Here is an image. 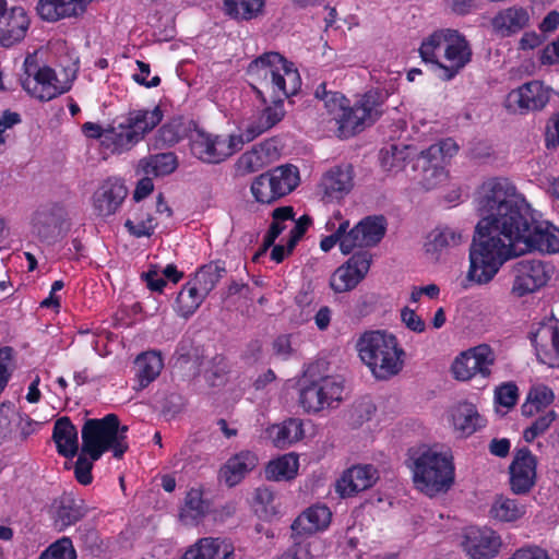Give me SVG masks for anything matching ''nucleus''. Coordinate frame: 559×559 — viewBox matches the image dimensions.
I'll return each instance as SVG.
<instances>
[{"label":"nucleus","mask_w":559,"mask_h":559,"mask_svg":"<svg viewBox=\"0 0 559 559\" xmlns=\"http://www.w3.org/2000/svg\"><path fill=\"white\" fill-rule=\"evenodd\" d=\"M128 197L123 179L108 177L100 182L92 195V209L95 216L106 219L115 215Z\"/></svg>","instance_id":"16"},{"label":"nucleus","mask_w":559,"mask_h":559,"mask_svg":"<svg viewBox=\"0 0 559 559\" xmlns=\"http://www.w3.org/2000/svg\"><path fill=\"white\" fill-rule=\"evenodd\" d=\"M356 347L361 361L379 380H388L403 369L405 353L396 336L391 333L365 332L357 341Z\"/></svg>","instance_id":"4"},{"label":"nucleus","mask_w":559,"mask_h":559,"mask_svg":"<svg viewBox=\"0 0 559 559\" xmlns=\"http://www.w3.org/2000/svg\"><path fill=\"white\" fill-rule=\"evenodd\" d=\"M24 68L27 76L22 80V87L40 102L51 100L71 88L69 82L59 84L52 68L45 66L37 69L36 63L29 57L25 59Z\"/></svg>","instance_id":"13"},{"label":"nucleus","mask_w":559,"mask_h":559,"mask_svg":"<svg viewBox=\"0 0 559 559\" xmlns=\"http://www.w3.org/2000/svg\"><path fill=\"white\" fill-rule=\"evenodd\" d=\"M349 228L348 221H342L335 231L329 236H325L320 241V249L324 252H329L336 243L340 245L342 250V241L347 238V229Z\"/></svg>","instance_id":"57"},{"label":"nucleus","mask_w":559,"mask_h":559,"mask_svg":"<svg viewBox=\"0 0 559 559\" xmlns=\"http://www.w3.org/2000/svg\"><path fill=\"white\" fill-rule=\"evenodd\" d=\"M258 464V456L249 450L240 451L227 460L219 469V479L228 487L238 485Z\"/></svg>","instance_id":"27"},{"label":"nucleus","mask_w":559,"mask_h":559,"mask_svg":"<svg viewBox=\"0 0 559 559\" xmlns=\"http://www.w3.org/2000/svg\"><path fill=\"white\" fill-rule=\"evenodd\" d=\"M20 416L11 402L0 405V443L11 433L13 420Z\"/></svg>","instance_id":"55"},{"label":"nucleus","mask_w":559,"mask_h":559,"mask_svg":"<svg viewBox=\"0 0 559 559\" xmlns=\"http://www.w3.org/2000/svg\"><path fill=\"white\" fill-rule=\"evenodd\" d=\"M269 436L276 448L285 449L304 438L302 421L299 418H288L282 424L273 425L269 429Z\"/></svg>","instance_id":"37"},{"label":"nucleus","mask_w":559,"mask_h":559,"mask_svg":"<svg viewBox=\"0 0 559 559\" xmlns=\"http://www.w3.org/2000/svg\"><path fill=\"white\" fill-rule=\"evenodd\" d=\"M456 425L464 435L469 436L483 426V418L476 411L469 409L466 415L456 418Z\"/></svg>","instance_id":"60"},{"label":"nucleus","mask_w":559,"mask_h":559,"mask_svg":"<svg viewBox=\"0 0 559 559\" xmlns=\"http://www.w3.org/2000/svg\"><path fill=\"white\" fill-rule=\"evenodd\" d=\"M139 167L144 175L163 177L173 174L178 167V157L175 153H159L143 158Z\"/></svg>","instance_id":"40"},{"label":"nucleus","mask_w":559,"mask_h":559,"mask_svg":"<svg viewBox=\"0 0 559 559\" xmlns=\"http://www.w3.org/2000/svg\"><path fill=\"white\" fill-rule=\"evenodd\" d=\"M559 145V111L554 114L546 126L545 146L548 150Z\"/></svg>","instance_id":"62"},{"label":"nucleus","mask_w":559,"mask_h":559,"mask_svg":"<svg viewBox=\"0 0 559 559\" xmlns=\"http://www.w3.org/2000/svg\"><path fill=\"white\" fill-rule=\"evenodd\" d=\"M185 124L181 118H173L164 123L154 138V147L164 148L177 144L185 135Z\"/></svg>","instance_id":"46"},{"label":"nucleus","mask_w":559,"mask_h":559,"mask_svg":"<svg viewBox=\"0 0 559 559\" xmlns=\"http://www.w3.org/2000/svg\"><path fill=\"white\" fill-rule=\"evenodd\" d=\"M243 143L245 140L240 134L224 138L212 135L203 130H195L190 139V150L198 159L204 163L218 164L241 150Z\"/></svg>","instance_id":"8"},{"label":"nucleus","mask_w":559,"mask_h":559,"mask_svg":"<svg viewBox=\"0 0 559 559\" xmlns=\"http://www.w3.org/2000/svg\"><path fill=\"white\" fill-rule=\"evenodd\" d=\"M383 105L381 93L373 90L366 92L354 106L347 104L335 117L338 136L347 139L372 126L382 116Z\"/></svg>","instance_id":"6"},{"label":"nucleus","mask_w":559,"mask_h":559,"mask_svg":"<svg viewBox=\"0 0 559 559\" xmlns=\"http://www.w3.org/2000/svg\"><path fill=\"white\" fill-rule=\"evenodd\" d=\"M531 14L524 7L512 5L502 9L491 20L493 31L502 37H509L530 25Z\"/></svg>","instance_id":"26"},{"label":"nucleus","mask_w":559,"mask_h":559,"mask_svg":"<svg viewBox=\"0 0 559 559\" xmlns=\"http://www.w3.org/2000/svg\"><path fill=\"white\" fill-rule=\"evenodd\" d=\"M116 418L105 415L103 418L87 419L81 430L82 452L93 461H98L104 453L111 451L116 457Z\"/></svg>","instance_id":"9"},{"label":"nucleus","mask_w":559,"mask_h":559,"mask_svg":"<svg viewBox=\"0 0 559 559\" xmlns=\"http://www.w3.org/2000/svg\"><path fill=\"white\" fill-rule=\"evenodd\" d=\"M91 511L85 500L73 492H63L51 506V520L58 532L75 525Z\"/></svg>","instance_id":"21"},{"label":"nucleus","mask_w":559,"mask_h":559,"mask_svg":"<svg viewBox=\"0 0 559 559\" xmlns=\"http://www.w3.org/2000/svg\"><path fill=\"white\" fill-rule=\"evenodd\" d=\"M537 358L549 367H559V322L545 326L532 338Z\"/></svg>","instance_id":"28"},{"label":"nucleus","mask_w":559,"mask_h":559,"mask_svg":"<svg viewBox=\"0 0 559 559\" xmlns=\"http://www.w3.org/2000/svg\"><path fill=\"white\" fill-rule=\"evenodd\" d=\"M386 225L383 216H368L352 229H347V238L342 241V253L349 254L355 248L377 246L385 235Z\"/></svg>","instance_id":"19"},{"label":"nucleus","mask_w":559,"mask_h":559,"mask_svg":"<svg viewBox=\"0 0 559 559\" xmlns=\"http://www.w3.org/2000/svg\"><path fill=\"white\" fill-rule=\"evenodd\" d=\"M76 551L70 537L63 536L50 544L39 559H76Z\"/></svg>","instance_id":"48"},{"label":"nucleus","mask_w":559,"mask_h":559,"mask_svg":"<svg viewBox=\"0 0 559 559\" xmlns=\"http://www.w3.org/2000/svg\"><path fill=\"white\" fill-rule=\"evenodd\" d=\"M551 263L539 259H521L512 266V294L516 297L538 292L547 285L554 274Z\"/></svg>","instance_id":"11"},{"label":"nucleus","mask_w":559,"mask_h":559,"mask_svg":"<svg viewBox=\"0 0 559 559\" xmlns=\"http://www.w3.org/2000/svg\"><path fill=\"white\" fill-rule=\"evenodd\" d=\"M206 295L200 289V286L192 281L187 282L177 295L174 310L179 317L188 319L201 306Z\"/></svg>","instance_id":"36"},{"label":"nucleus","mask_w":559,"mask_h":559,"mask_svg":"<svg viewBox=\"0 0 559 559\" xmlns=\"http://www.w3.org/2000/svg\"><path fill=\"white\" fill-rule=\"evenodd\" d=\"M555 91L540 80H532L508 93L506 108L513 114L528 115L544 110Z\"/></svg>","instance_id":"10"},{"label":"nucleus","mask_w":559,"mask_h":559,"mask_svg":"<svg viewBox=\"0 0 559 559\" xmlns=\"http://www.w3.org/2000/svg\"><path fill=\"white\" fill-rule=\"evenodd\" d=\"M298 468V456L285 454L269 462L265 467V477L269 480H290L297 476Z\"/></svg>","instance_id":"42"},{"label":"nucleus","mask_w":559,"mask_h":559,"mask_svg":"<svg viewBox=\"0 0 559 559\" xmlns=\"http://www.w3.org/2000/svg\"><path fill=\"white\" fill-rule=\"evenodd\" d=\"M510 489L515 495L528 493L537 480V457L526 448L516 449L509 465Z\"/></svg>","instance_id":"17"},{"label":"nucleus","mask_w":559,"mask_h":559,"mask_svg":"<svg viewBox=\"0 0 559 559\" xmlns=\"http://www.w3.org/2000/svg\"><path fill=\"white\" fill-rule=\"evenodd\" d=\"M153 221V216L151 214H146L145 217L138 218L136 223L130 218L127 219L124 227L128 233L135 238L150 237L154 234L155 229Z\"/></svg>","instance_id":"53"},{"label":"nucleus","mask_w":559,"mask_h":559,"mask_svg":"<svg viewBox=\"0 0 559 559\" xmlns=\"http://www.w3.org/2000/svg\"><path fill=\"white\" fill-rule=\"evenodd\" d=\"M501 537L489 527H469L463 547L471 559H492L501 548Z\"/></svg>","instance_id":"23"},{"label":"nucleus","mask_w":559,"mask_h":559,"mask_svg":"<svg viewBox=\"0 0 559 559\" xmlns=\"http://www.w3.org/2000/svg\"><path fill=\"white\" fill-rule=\"evenodd\" d=\"M187 552L192 559H233L234 546L225 539L205 537L190 547Z\"/></svg>","instance_id":"35"},{"label":"nucleus","mask_w":559,"mask_h":559,"mask_svg":"<svg viewBox=\"0 0 559 559\" xmlns=\"http://www.w3.org/2000/svg\"><path fill=\"white\" fill-rule=\"evenodd\" d=\"M415 487L429 497L447 492L454 483L455 467L450 454L430 448L418 450L411 456Z\"/></svg>","instance_id":"5"},{"label":"nucleus","mask_w":559,"mask_h":559,"mask_svg":"<svg viewBox=\"0 0 559 559\" xmlns=\"http://www.w3.org/2000/svg\"><path fill=\"white\" fill-rule=\"evenodd\" d=\"M328 112L334 115V118L342 114L349 100L340 92H332L326 99L323 100Z\"/></svg>","instance_id":"63"},{"label":"nucleus","mask_w":559,"mask_h":559,"mask_svg":"<svg viewBox=\"0 0 559 559\" xmlns=\"http://www.w3.org/2000/svg\"><path fill=\"white\" fill-rule=\"evenodd\" d=\"M558 418V414L554 409H549L537 418L524 429L523 438L526 442L532 443L537 437L544 435Z\"/></svg>","instance_id":"49"},{"label":"nucleus","mask_w":559,"mask_h":559,"mask_svg":"<svg viewBox=\"0 0 559 559\" xmlns=\"http://www.w3.org/2000/svg\"><path fill=\"white\" fill-rule=\"evenodd\" d=\"M401 320L405 326L414 333H424L427 329L425 320L415 310L404 307L401 310Z\"/></svg>","instance_id":"59"},{"label":"nucleus","mask_w":559,"mask_h":559,"mask_svg":"<svg viewBox=\"0 0 559 559\" xmlns=\"http://www.w3.org/2000/svg\"><path fill=\"white\" fill-rule=\"evenodd\" d=\"M372 257L367 250H359L340 267L330 278V286L335 293H345L354 289L367 275Z\"/></svg>","instance_id":"18"},{"label":"nucleus","mask_w":559,"mask_h":559,"mask_svg":"<svg viewBox=\"0 0 559 559\" xmlns=\"http://www.w3.org/2000/svg\"><path fill=\"white\" fill-rule=\"evenodd\" d=\"M378 479L379 472L373 465H353L337 480L336 490L342 497H353L360 491L371 488Z\"/></svg>","instance_id":"24"},{"label":"nucleus","mask_w":559,"mask_h":559,"mask_svg":"<svg viewBox=\"0 0 559 559\" xmlns=\"http://www.w3.org/2000/svg\"><path fill=\"white\" fill-rule=\"evenodd\" d=\"M226 272L224 262L216 261L201 266L191 280L206 296L215 288Z\"/></svg>","instance_id":"45"},{"label":"nucleus","mask_w":559,"mask_h":559,"mask_svg":"<svg viewBox=\"0 0 559 559\" xmlns=\"http://www.w3.org/2000/svg\"><path fill=\"white\" fill-rule=\"evenodd\" d=\"M251 88L264 105L258 117L240 134L245 142H251L271 130L285 117V99L301 88V78L295 64L280 52H264L252 60L247 69Z\"/></svg>","instance_id":"2"},{"label":"nucleus","mask_w":559,"mask_h":559,"mask_svg":"<svg viewBox=\"0 0 559 559\" xmlns=\"http://www.w3.org/2000/svg\"><path fill=\"white\" fill-rule=\"evenodd\" d=\"M321 186L324 195L330 200L343 199L346 194L350 192L353 188L352 167H333L323 176Z\"/></svg>","instance_id":"32"},{"label":"nucleus","mask_w":559,"mask_h":559,"mask_svg":"<svg viewBox=\"0 0 559 559\" xmlns=\"http://www.w3.org/2000/svg\"><path fill=\"white\" fill-rule=\"evenodd\" d=\"M52 440L61 456L71 459L78 453V429L69 417H60L55 421Z\"/></svg>","instance_id":"34"},{"label":"nucleus","mask_w":559,"mask_h":559,"mask_svg":"<svg viewBox=\"0 0 559 559\" xmlns=\"http://www.w3.org/2000/svg\"><path fill=\"white\" fill-rule=\"evenodd\" d=\"M525 514V507L520 504L518 500L507 498L503 496L498 497L491 508V518L501 522H514Z\"/></svg>","instance_id":"44"},{"label":"nucleus","mask_w":559,"mask_h":559,"mask_svg":"<svg viewBox=\"0 0 559 559\" xmlns=\"http://www.w3.org/2000/svg\"><path fill=\"white\" fill-rule=\"evenodd\" d=\"M136 66L139 68V73L133 74V80L136 83L148 88L156 87L160 84L162 80L158 75H154L152 79L148 80L151 73V68L148 63L138 60Z\"/></svg>","instance_id":"61"},{"label":"nucleus","mask_w":559,"mask_h":559,"mask_svg":"<svg viewBox=\"0 0 559 559\" xmlns=\"http://www.w3.org/2000/svg\"><path fill=\"white\" fill-rule=\"evenodd\" d=\"M299 179L296 166L282 165L255 177L250 190L257 202L272 204L295 190Z\"/></svg>","instance_id":"7"},{"label":"nucleus","mask_w":559,"mask_h":559,"mask_svg":"<svg viewBox=\"0 0 559 559\" xmlns=\"http://www.w3.org/2000/svg\"><path fill=\"white\" fill-rule=\"evenodd\" d=\"M332 519L330 509L324 504H313L300 513L292 523L293 536L310 535L325 530Z\"/></svg>","instance_id":"25"},{"label":"nucleus","mask_w":559,"mask_h":559,"mask_svg":"<svg viewBox=\"0 0 559 559\" xmlns=\"http://www.w3.org/2000/svg\"><path fill=\"white\" fill-rule=\"evenodd\" d=\"M554 401L555 393L549 386L545 384L533 385L521 406V413L524 417H534L544 412Z\"/></svg>","instance_id":"38"},{"label":"nucleus","mask_w":559,"mask_h":559,"mask_svg":"<svg viewBox=\"0 0 559 559\" xmlns=\"http://www.w3.org/2000/svg\"><path fill=\"white\" fill-rule=\"evenodd\" d=\"M477 210L483 218L477 223L469 247V269L467 277L477 272L479 264L492 269L491 262L508 250L501 241L510 228L524 218L531 205L515 185L506 177H491L485 180L477 191Z\"/></svg>","instance_id":"1"},{"label":"nucleus","mask_w":559,"mask_h":559,"mask_svg":"<svg viewBox=\"0 0 559 559\" xmlns=\"http://www.w3.org/2000/svg\"><path fill=\"white\" fill-rule=\"evenodd\" d=\"M164 117L159 106L153 109L130 110L124 120L117 124L122 153L140 143L147 133L157 127Z\"/></svg>","instance_id":"12"},{"label":"nucleus","mask_w":559,"mask_h":559,"mask_svg":"<svg viewBox=\"0 0 559 559\" xmlns=\"http://www.w3.org/2000/svg\"><path fill=\"white\" fill-rule=\"evenodd\" d=\"M274 559H313V556L309 545L295 543Z\"/></svg>","instance_id":"64"},{"label":"nucleus","mask_w":559,"mask_h":559,"mask_svg":"<svg viewBox=\"0 0 559 559\" xmlns=\"http://www.w3.org/2000/svg\"><path fill=\"white\" fill-rule=\"evenodd\" d=\"M459 151L456 142L447 138L431 144L421 151L416 160V167L423 170V178L427 188H431L445 178V164Z\"/></svg>","instance_id":"14"},{"label":"nucleus","mask_w":559,"mask_h":559,"mask_svg":"<svg viewBox=\"0 0 559 559\" xmlns=\"http://www.w3.org/2000/svg\"><path fill=\"white\" fill-rule=\"evenodd\" d=\"M524 218H518V222L510 228L501 241L507 247V253L498 258L499 262H491L492 269H485L483 264L478 265L475 274H471L467 278L477 284H486L490 282L499 272L504 262L514 257L516 245H524L527 251H538L540 253H559V228L549 221L543 219L542 214L534 210L531 205L526 210Z\"/></svg>","instance_id":"3"},{"label":"nucleus","mask_w":559,"mask_h":559,"mask_svg":"<svg viewBox=\"0 0 559 559\" xmlns=\"http://www.w3.org/2000/svg\"><path fill=\"white\" fill-rule=\"evenodd\" d=\"M468 240L464 229L456 226H438L429 234L426 251L442 253L455 249Z\"/></svg>","instance_id":"31"},{"label":"nucleus","mask_w":559,"mask_h":559,"mask_svg":"<svg viewBox=\"0 0 559 559\" xmlns=\"http://www.w3.org/2000/svg\"><path fill=\"white\" fill-rule=\"evenodd\" d=\"M211 511V501L204 499L202 488H191L185 498V504L180 511L183 521L198 523Z\"/></svg>","instance_id":"39"},{"label":"nucleus","mask_w":559,"mask_h":559,"mask_svg":"<svg viewBox=\"0 0 559 559\" xmlns=\"http://www.w3.org/2000/svg\"><path fill=\"white\" fill-rule=\"evenodd\" d=\"M453 31V28H440L423 39L418 51L425 63H432L439 69Z\"/></svg>","instance_id":"33"},{"label":"nucleus","mask_w":559,"mask_h":559,"mask_svg":"<svg viewBox=\"0 0 559 559\" xmlns=\"http://www.w3.org/2000/svg\"><path fill=\"white\" fill-rule=\"evenodd\" d=\"M75 538L81 546L91 551H99L103 546V540L98 531L91 524H82L75 530Z\"/></svg>","instance_id":"50"},{"label":"nucleus","mask_w":559,"mask_h":559,"mask_svg":"<svg viewBox=\"0 0 559 559\" xmlns=\"http://www.w3.org/2000/svg\"><path fill=\"white\" fill-rule=\"evenodd\" d=\"M86 453L81 452L74 464V477L76 481L83 486H87L93 481L92 469L94 462Z\"/></svg>","instance_id":"54"},{"label":"nucleus","mask_w":559,"mask_h":559,"mask_svg":"<svg viewBox=\"0 0 559 559\" xmlns=\"http://www.w3.org/2000/svg\"><path fill=\"white\" fill-rule=\"evenodd\" d=\"M312 224V218L304 214L296 222L295 226L289 231L288 238V252H293L297 243L302 239L307 230Z\"/></svg>","instance_id":"56"},{"label":"nucleus","mask_w":559,"mask_h":559,"mask_svg":"<svg viewBox=\"0 0 559 559\" xmlns=\"http://www.w3.org/2000/svg\"><path fill=\"white\" fill-rule=\"evenodd\" d=\"M519 400V388L512 382H503L495 390V402L507 409L514 407Z\"/></svg>","instance_id":"51"},{"label":"nucleus","mask_w":559,"mask_h":559,"mask_svg":"<svg viewBox=\"0 0 559 559\" xmlns=\"http://www.w3.org/2000/svg\"><path fill=\"white\" fill-rule=\"evenodd\" d=\"M87 2L88 0H39L36 10L43 20L57 22L82 14Z\"/></svg>","instance_id":"30"},{"label":"nucleus","mask_w":559,"mask_h":559,"mask_svg":"<svg viewBox=\"0 0 559 559\" xmlns=\"http://www.w3.org/2000/svg\"><path fill=\"white\" fill-rule=\"evenodd\" d=\"M332 390L331 384L321 385L320 379L305 385L299 393V403L307 413H318L325 408L323 390Z\"/></svg>","instance_id":"43"},{"label":"nucleus","mask_w":559,"mask_h":559,"mask_svg":"<svg viewBox=\"0 0 559 559\" xmlns=\"http://www.w3.org/2000/svg\"><path fill=\"white\" fill-rule=\"evenodd\" d=\"M331 384L333 386L332 390H323V402L325 407H333L334 403H340L342 401V395L344 392V381L340 377L326 376L320 378V384L325 385Z\"/></svg>","instance_id":"52"},{"label":"nucleus","mask_w":559,"mask_h":559,"mask_svg":"<svg viewBox=\"0 0 559 559\" xmlns=\"http://www.w3.org/2000/svg\"><path fill=\"white\" fill-rule=\"evenodd\" d=\"M135 390L147 388L157 379L164 368V360L159 352L147 350L139 354L134 360Z\"/></svg>","instance_id":"29"},{"label":"nucleus","mask_w":559,"mask_h":559,"mask_svg":"<svg viewBox=\"0 0 559 559\" xmlns=\"http://www.w3.org/2000/svg\"><path fill=\"white\" fill-rule=\"evenodd\" d=\"M263 0H224L225 13L236 20L249 21L262 11Z\"/></svg>","instance_id":"47"},{"label":"nucleus","mask_w":559,"mask_h":559,"mask_svg":"<svg viewBox=\"0 0 559 559\" xmlns=\"http://www.w3.org/2000/svg\"><path fill=\"white\" fill-rule=\"evenodd\" d=\"M495 361L493 349L487 344H480L461 353L454 359L451 371L459 381H468L476 376L488 379Z\"/></svg>","instance_id":"15"},{"label":"nucleus","mask_w":559,"mask_h":559,"mask_svg":"<svg viewBox=\"0 0 559 559\" xmlns=\"http://www.w3.org/2000/svg\"><path fill=\"white\" fill-rule=\"evenodd\" d=\"M82 131L90 139L100 140V145L110 153H122L117 126H109L103 129L100 124L87 121L82 126Z\"/></svg>","instance_id":"41"},{"label":"nucleus","mask_w":559,"mask_h":559,"mask_svg":"<svg viewBox=\"0 0 559 559\" xmlns=\"http://www.w3.org/2000/svg\"><path fill=\"white\" fill-rule=\"evenodd\" d=\"M237 166L243 173H254L263 166V159L260 152L253 148L239 157Z\"/></svg>","instance_id":"58"},{"label":"nucleus","mask_w":559,"mask_h":559,"mask_svg":"<svg viewBox=\"0 0 559 559\" xmlns=\"http://www.w3.org/2000/svg\"><path fill=\"white\" fill-rule=\"evenodd\" d=\"M472 56L468 40L457 29H454L443 53L445 63L439 64L440 78L443 81L454 79L471 62Z\"/></svg>","instance_id":"22"},{"label":"nucleus","mask_w":559,"mask_h":559,"mask_svg":"<svg viewBox=\"0 0 559 559\" xmlns=\"http://www.w3.org/2000/svg\"><path fill=\"white\" fill-rule=\"evenodd\" d=\"M29 23V17L22 7L8 9L7 1L0 0V46L10 48L22 41Z\"/></svg>","instance_id":"20"}]
</instances>
